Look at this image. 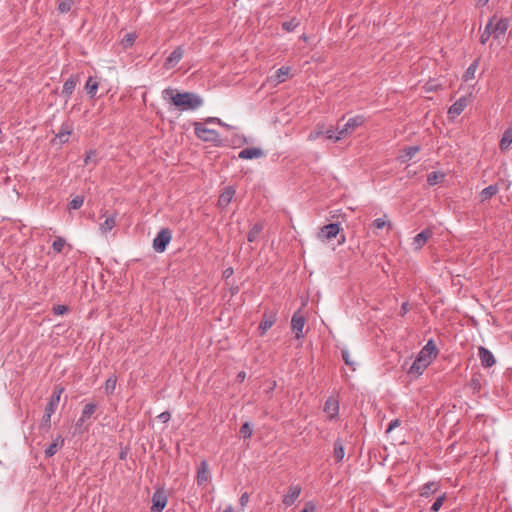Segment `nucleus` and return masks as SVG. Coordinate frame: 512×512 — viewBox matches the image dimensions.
Wrapping results in <instances>:
<instances>
[{"label":"nucleus","mask_w":512,"mask_h":512,"mask_svg":"<svg viewBox=\"0 0 512 512\" xmlns=\"http://www.w3.org/2000/svg\"><path fill=\"white\" fill-rule=\"evenodd\" d=\"M162 97L181 110H196L203 105V99L199 95L192 92H178L170 87L162 91Z\"/></svg>","instance_id":"nucleus-1"},{"label":"nucleus","mask_w":512,"mask_h":512,"mask_svg":"<svg viewBox=\"0 0 512 512\" xmlns=\"http://www.w3.org/2000/svg\"><path fill=\"white\" fill-rule=\"evenodd\" d=\"M439 354V348L434 339L430 338L427 343L418 352V375L436 359Z\"/></svg>","instance_id":"nucleus-2"},{"label":"nucleus","mask_w":512,"mask_h":512,"mask_svg":"<svg viewBox=\"0 0 512 512\" xmlns=\"http://www.w3.org/2000/svg\"><path fill=\"white\" fill-rule=\"evenodd\" d=\"M365 122V118L362 115H357L352 118H349L348 121L343 125V127H338L337 137H335V141H339L344 138L348 134H351L355 131L356 128L362 126Z\"/></svg>","instance_id":"nucleus-3"},{"label":"nucleus","mask_w":512,"mask_h":512,"mask_svg":"<svg viewBox=\"0 0 512 512\" xmlns=\"http://www.w3.org/2000/svg\"><path fill=\"white\" fill-rule=\"evenodd\" d=\"M194 130H195L196 136L199 139H201L202 141L214 142L219 139V134L217 131L205 127L202 123L195 122Z\"/></svg>","instance_id":"nucleus-4"},{"label":"nucleus","mask_w":512,"mask_h":512,"mask_svg":"<svg viewBox=\"0 0 512 512\" xmlns=\"http://www.w3.org/2000/svg\"><path fill=\"white\" fill-rule=\"evenodd\" d=\"M171 239V231L167 228L162 229L153 240V249L159 253L164 252Z\"/></svg>","instance_id":"nucleus-5"},{"label":"nucleus","mask_w":512,"mask_h":512,"mask_svg":"<svg viewBox=\"0 0 512 512\" xmlns=\"http://www.w3.org/2000/svg\"><path fill=\"white\" fill-rule=\"evenodd\" d=\"M168 502L167 495L164 490L158 489L152 496L151 512H162Z\"/></svg>","instance_id":"nucleus-6"},{"label":"nucleus","mask_w":512,"mask_h":512,"mask_svg":"<svg viewBox=\"0 0 512 512\" xmlns=\"http://www.w3.org/2000/svg\"><path fill=\"white\" fill-rule=\"evenodd\" d=\"M341 230L340 224L330 223L323 226L318 233V238L322 241H329L335 238Z\"/></svg>","instance_id":"nucleus-7"},{"label":"nucleus","mask_w":512,"mask_h":512,"mask_svg":"<svg viewBox=\"0 0 512 512\" xmlns=\"http://www.w3.org/2000/svg\"><path fill=\"white\" fill-rule=\"evenodd\" d=\"M184 55V49L182 46L176 47L171 54L166 58L164 62V68L165 69H172L174 68L183 58Z\"/></svg>","instance_id":"nucleus-8"},{"label":"nucleus","mask_w":512,"mask_h":512,"mask_svg":"<svg viewBox=\"0 0 512 512\" xmlns=\"http://www.w3.org/2000/svg\"><path fill=\"white\" fill-rule=\"evenodd\" d=\"M305 325V318L299 312L294 313L291 319V327L297 339L304 336L303 329Z\"/></svg>","instance_id":"nucleus-9"},{"label":"nucleus","mask_w":512,"mask_h":512,"mask_svg":"<svg viewBox=\"0 0 512 512\" xmlns=\"http://www.w3.org/2000/svg\"><path fill=\"white\" fill-rule=\"evenodd\" d=\"M301 487L299 485H291L288 488L287 493L283 496L282 503L289 507L295 503L301 494Z\"/></svg>","instance_id":"nucleus-10"},{"label":"nucleus","mask_w":512,"mask_h":512,"mask_svg":"<svg viewBox=\"0 0 512 512\" xmlns=\"http://www.w3.org/2000/svg\"><path fill=\"white\" fill-rule=\"evenodd\" d=\"M478 356L480 358L481 365L484 368H490L496 363L495 357L492 354V352L483 346H480L478 348Z\"/></svg>","instance_id":"nucleus-11"},{"label":"nucleus","mask_w":512,"mask_h":512,"mask_svg":"<svg viewBox=\"0 0 512 512\" xmlns=\"http://www.w3.org/2000/svg\"><path fill=\"white\" fill-rule=\"evenodd\" d=\"M509 27V20L507 18H500L493 21L492 31L494 38H499L504 35Z\"/></svg>","instance_id":"nucleus-12"},{"label":"nucleus","mask_w":512,"mask_h":512,"mask_svg":"<svg viewBox=\"0 0 512 512\" xmlns=\"http://www.w3.org/2000/svg\"><path fill=\"white\" fill-rule=\"evenodd\" d=\"M73 123L70 121H65L62 123L58 133L56 134V138H58L60 143H66L69 140V136L73 131Z\"/></svg>","instance_id":"nucleus-13"},{"label":"nucleus","mask_w":512,"mask_h":512,"mask_svg":"<svg viewBox=\"0 0 512 512\" xmlns=\"http://www.w3.org/2000/svg\"><path fill=\"white\" fill-rule=\"evenodd\" d=\"M275 322L276 314L273 312H265L258 327L259 330L261 331V334H265L267 330H269Z\"/></svg>","instance_id":"nucleus-14"},{"label":"nucleus","mask_w":512,"mask_h":512,"mask_svg":"<svg viewBox=\"0 0 512 512\" xmlns=\"http://www.w3.org/2000/svg\"><path fill=\"white\" fill-rule=\"evenodd\" d=\"M440 489L439 482L436 481H430L424 484L419 492V497L421 499L429 498L430 495L435 494Z\"/></svg>","instance_id":"nucleus-15"},{"label":"nucleus","mask_w":512,"mask_h":512,"mask_svg":"<svg viewBox=\"0 0 512 512\" xmlns=\"http://www.w3.org/2000/svg\"><path fill=\"white\" fill-rule=\"evenodd\" d=\"M263 156H264L263 150L260 148H256V147L245 148V149L241 150L238 154V157L240 159H245V160L257 159V158H261Z\"/></svg>","instance_id":"nucleus-16"},{"label":"nucleus","mask_w":512,"mask_h":512,"mask_svg":"<svg viewBox=\"0 0 512 512\" xmlns=\"http://www.w3.org/2000/svg\"><path fill=\"white\" fill-rule=\"evenodd\" d=\"M96 411V404L87 403L81 413L80 418L76 422V428L79 429Z\"/></svg>","instance_id":"nucleus-17"},{"label":"nucleus","mask_w":512,"mask_h":512,"mask_svg":"<svg viewBox=\"0 0 512 512\" xmlns=\"http://www.w3.org/2000/svg\"><path fill=\"white\" fill-rule=\"evenodd\" d=\"M324 411L329 416L330 419L335 418L339 412V403L333 397H329L324 405Z\"/></svg>","instance_id":"nucleus-18"},{"label":"nucleus","mask_w":512,"mask_h":512,"mask_svg":"<svg viewBox=\"0 0 512 512\" xmlns=\"http://www.w3.org/2000/svg\"><path fill=\"white\" fill-rule=\"evenodd\" d=\"M234 194L235 190L233 189V187L225 188V190L219 196L218 206L221 208L227 207L231 203Z\"/></svg>","instance_id":"nucleus-19"},{"label":"nucleus","mask_w":512,"mask_h":512,"mask_svg":"<svg viewBox=\"0 0 512 512\" xmlns=\"http://www.w3.org/2000/svg\"><path fill=\"white\" fill-rule=\"evenodd\" d=\"M467 106V99L465 97L459 98L449 108L448 113L452 116H459Z\"/></svg>","instance_id":"nucleus-20"},{"label":"nucleus","mask_w":512,"mask_h":512,"mask_svg":"<svg viewBox=\"0 0 512 512\" xmlns=\"http://www.w3.org/2000/svg\"><path fill=\"white\" fill-rule=\"evenodd\" d=\"M290 74V67L288 66H282L279 68L273 76H271L270 80L275 84L278 85L288 78Z\"/></svg>","instance_id":"nucleus-21"},{"label":"nucleus","mask_w":512,"mask_h":512,"mask_svg":"<svg viewBox=\"0 0 512 512\" xmlns=\"http://www.w3.org/2000/svg\"><path fill=\"white\" fill-rule=\"evenodd\" d=\"M64 445V438L60 435H58L53 442L45 449V456L46 457H52L54 456L58 449L63 447Z\"/></svg>","instance_id":"nucleus-22"},{"label":"nucleus","mask_w":512,"mask_h":512,"mask_svg":"<svg viewBox=\"0 0 512 512\" xmlns=\"http://www.w3.org/2000/svg\"><path fill=\"white\" fill-rule=\"evenodd\" d=\"M209 478H210V474H209L208 464L205 461H203V462H201V464L197 470L198 485L205 484L206 482H208Z\"/></svg>","instance_id":"nucleus-23"},{"label":"nucleus","mask_w":512,"mask_h":512,"mask_svg":"<svg viewBox=\"0 0 512 512\" xmlns=\"http://www.w3.org/2000/svg\"><path fill=\"white\" fill-rule=\"evenodd\" d=\"M116 225V217L115 215L107 216L99 226V230L102 234L106 235L109 233Z\"/></svg>","instance_id":"nucleus-24"},{"label":"nucleus","mask_w":512,"mask_h":512,"mask_svg":"<svg viewBox=\"0 0 512 512\" xmlns=\"http://www.w3.org/2000/svg\"><path fill=\"white\" fill-rule=\"evenodd\" d=\"M512 143V128H508L504 131L501 140H500V149L502 151H506L509 149Z\"/></svg>","instance_id":"nucleus-25"},{"label":"nucleus","mask_w":512,"mask_h":512,"mask_svg":"<svg viewBox=\"0 0 512 512\" xmlns=\"http://www.w3.org/2000/svg\"><path fill=\"white\" fill-rule=\"evenodd\" d=\"M345 456L344 447L342 444V441L340 439L336 440L334 443V450H333V458L335 462H341Z\"/></svg>","instance_id":"nucleus-26"},{"label":"nucleus","mask_w":512,"mask_h":512,"mask_svg":"<svg viewBox=\"0 0 512 512\" xmlns=\"http://www.w3.org/2000/svg\"><path fill=\"white\" fill-rule=\"evenodd\" d=\"M495 20V17H492L487 25L485 26V29L484 31L482 32L481 36H480V43L481 44H486L489 40V38L493 35V31H492V26H493V21Z\"/></svg>","instance_id":"nucleus-27"},{"label":"nucleus","mask_w":512,"mask_h":512,"mask_svg":"<svg viewBox=\"0 0 512 512\" xmlns=\"http://www.w3.org/2000/svg\"><path fill=\"white\" fill-rule=\"evenodd\" d=\"M416 154V147L415 146H409L405 149H403L402 153L399 155V160L401 163H407L409 160H411Z\"/></svg>","instance_id":"nucleus-28"},{"label":"nucleus","mask_w":512,"mask_h":512,"mask_svg":"<svg viewBox=\"0 0 512 512\" xmlns=\"http://www.w3.org/2000/svg\"><path fill=\"white\" fill-rule=\"evenodd\" d=\"M98 85V81L95 78L89 77L85 84V90L87 94H89L91 97H94L97 93Z\"/></svg>","instance_id":"nucleus-29"},{"label":"nucleus","mask_w":512,"mask_h":512,"mask_svg":"<svg viewBox=\"0 0 512 512\" xmlns=\"http://www.w3.org/2000/svg\"><path fill=\"white\" fill-rule=\"evenodd\" d=\"M432 235L433 231L431 228L424 229L418 233V248L424 246L432 238Z\"/></svg>","instance_id":"nucleus-30"},{"label":"nucleus","mask_w":512,"mask_h":512,"mask_svg":"<svg viewBox=\"0 0 512 512\" xmlns=\"http://www.w3.org/2000/svg\"><path fill=\"white\" fill-rule=\"evenodd\" d=\"M63 392H64V387H62L60 385H56L53 389L52 395L50 396L48 402L58 406Z\"/></svg>","instance_id":"nucleus-31"},{"label":"nucleus","mask_w":512,"mask_h":512,"mask_svg":"<svg viewBox=\"0 0 512 512\" xmlns=\"http://www.w3.org/2000/svg\"><path fill=\"white\" fill-rule=\"evenodd\" d=\"M478 65H479V60L476 59L474 60L469 66L468 68L466 69L465 73H464V80L465 81H469V80H472L474 79L475 77V73H476V70L478 68Z\"/></svg>","instance_id":"nucleus-32"},{"label":"nucleus","mask_w":512,"mask_h":512,"mask_svg":"<svg viewBox=\"0 0 512 512\" xmlns=\"http://www.w3.org/2000/svg\"><path fill=\"white\" fill-rule=\"evenodd\" d=\"M75 87H76V81L72 78H69L63 84L62 94L65 95L66 97H70L73 94Z\"/></svg>","instance_id":"nucleus-33"},{"label":"nucleus","mask_w":512,"mask_h":512,"mask_svg":"<svg viewBox=\"0 0 512 512\" xmlns=\"http://www.w3.org/2000/svg\"><path fill=\"white\" fill-rule=\"evenodd\" d=\"M445 178V174L442 172H432L427 177V182L430 186L436 185L442 182Z\"/></svg>","instance_id":"nucleus-34"},{"label":"nucleus","mask_w":512,"mask_h":512,"mask_svg":"<svg viewBox=\"0 0 512 512\" xmlns=\"http://www.w3.org/2000/svg\"><path fill=\"white\" fill-rule=\"evenodd\" d=\"M74 6V0H58V7L57 10L64 14L71 11L72 7Z\"/></svg>","instance_id":"nucleus-35"},{"label":"nucleus","mask_w":512,"mask_h":512,"mask_svg":"<svg viewBox=\"0 0 512 512\" xmlns=\"http://www.w3.org/2000/svg\"><path fill=\"white\" fill-rule=\"evenodd\" d=\"M117 383V377L115 375L110 376L105 382V392L110 395L115 391Z\"/></svg>","instance_id":"nucleus-36"},{"label":"nucleus","mask_w":512,"mask_h":512,"mask_svg":"<svg viewBox=\"0 0 512 512\" xmlns=\"http://www.w3.org/2000/svg\"><path fill=\"white\" fill-rule=\"evenodd\" d=\"M498 192V188L495 185H489L481 191L482 200L491 198Z\"/></svg>","instance_id":"nucleus-37"},{"label":"nucleus","mask_w":512,"mask_h":512,"mask_svg":"<svg viewBox=\"0 0 512 512\" xmlns=\"http://www.w3.org/2000/svg\"><path fill=\"white\" fill-rule=\"evenodd\" d=\"M262 230V226L259 225V224H255L251 229L250 231L248 232V235H247V240L249 242H254L256 240V238L258 237L259 233L261 232Z\"/></svg>","instance_id":"nucleus-38"},{"label":"nucleus","mask_w":512,"mask_h":512,"mask_svg":"<svg viewBox=\"0 0 512 512\" xmlns=\"http://www.w3.org/2000/svg\"><path fill=\"white\" fill-rule=\"evenodd\" d=\"M446 499L445 494L438 495L430 507L431 512H438Z\"/></svg>","instance_id":"nucleus-39"},{"label":"nucleus","mask_w":512,"mask_h":512,"mask_svg":"<svg viewBox=\"0 0 512 512\" xmlns=\"http://www.w3.org/2000/svg\"><path fill=\"white\" fill-rule=\"evenodd\" d=\"M66 244V241L62 237H56L55 240L52 243V248L56 253L62 252L64 246Z\"/></svg>","instance_id":"nucleus-40"},{"label":"nucleus","mask_w":512,"mask_h":512,"mask_svg":"<svg viewBox=\"0 0 512 512\" xmlns=\"http://www.w3.org/2000/svg\"><path fill=\"white\" fill-rule=\"evenodd\" d=\"M84 203V197L83 196H76L69 202V209L77 210L81 208V206Z\"/></svg>","instance_id":"nucleus-41"},{"label":"nucleus","mask_w":512,"mask_h":512,"mask_svg":"<svg viewBox=\"0 0 512 512\" xmlns=\"http://www.w3.org/2000/svg\"><path fill=\"white\" fill-rule=\"evenodd\" d=\"M299 25V22L293 18L289 21H285L282 23V28L283 30L287 31V32H291L293 30H295V28Z\"/></svg>","instance_id":"nucleus-42"},{"label":"nucleus","mask_w":512,"mask_h":512,"mask_svg":"<svg viewBox=\"0 0 512 512\" xmlns=\"http://www.w3.org/2000/svg\"><path fill=\"white\" fill-rule=\"evenodd\" d=\"M252 428L248 422H245L240 428V434L243 438H250L252 436Z\"/></svg>","instance_id":"nucleus-43"},{"label":"nucleus","mask_w":512,"mask_h":512,"mask_svg":"<svg viewBox=\"0 0 512 512\" xmlns=\"http://www.w3.org/2000/svg\"><path fill=\"white\" fill-rule=\"evenodd\" d=\"M135 40H136V34L128 33L122 39V44L126 48V47L131 46L135 42Z\"/></svg>","instance_id":"nucleus-44"},{"label":"nucleus","mask_w":512,"mask_h":512,"mask_svg":"<svg viewBox=\"0 0 512 512\" xmlns=\"http://www.w3.org/2000/svg\"><path fill=\"white\" fill-rule=\"evenodd\" d=\"M51 417L52 415H50L49 413H44L42 416L41 427L44 428L46 431L50 429Z\"/></svg>","instance_id":"nucleus-45"},{"label":"nucleus","mask_w":512,"mask_h":512,"mask_svg":"<svg viewBox=\"0 0 512 512\" xmlns=\"http://www.w3.org/2000/svg\"><path fill=\"white\" fill-rule=\"evenodd\" d=\"M342 359L346 365L351 366L353 368V370L355 369L354 368L355 363L352 361L350 352L348 350H346V349L342 350Z\"/></svg>","instance_id":"nucleus-46"},{"label":"nucleus","mask_w":512,"mask_h":512,"mask_svg":"<svg viewBox=\"0 0 512 512\" xmlns=\"http://www.w3.org/2000/svg\"><path fill=\"white\" fill-rule=\"evenodd\" d=\"M68 311H69V308L66 305H56L53 307V312L55 315H64Z\"/></svg>","instance_id":"nucleus-47"},{"label":"nucleus","mask_w":512,"mask_h":512,"mask_svg":"<svg viewBox=\"0 0 512 512\" xmlns=\"http://www.w3.org/2000/svg\"><path fill=\"white\" fill-rule=\"evenodd\" d=\"M91 162H96V152L93 150L88 151L84 159L85 165H88Z\"/></svg>","instance_id":"nucleus-48"},{"label":"nucleus","mask_w":512,"mask_h":512,"mask_svg":"<svg viewBox=\"0 0 512 512\" xmlns=\"http://www.w3.org/2000/svg\"><path fill=\"white\" fill-rule=\"evenodd\" d=\"M324 135V131L323 130H320V129H316L314 131H312L309 136H308V140L310 141H314L316 139H318L320 136Z\"/></svg>","instance_id":"nucleus-49"},{"label":"nucleus","mask_w":512,"mask_h":512,"mask_svg":"<svg viewBox=\"0 0 512 512\" xmlns=\"http://www.w3.org/2000/svg\"><path fill=\"white\" fill-rule=\"evenodd\" d=\"M316 507L312 501L305 503L303 509L300 512H315Z\"/></svg>","instance_id":"nucleus-50"},{"label":"nucleus","mask_w":512,"mask_h":512,"mask_svg":"<svg viewBox=\"0 0 512 512\" xmlns=\"http://www.w3.org/2000/svg\"><path fill=\"white\" fill-rule=\"evenodd\" d=\"M386 225V221L382 218H377L373 221L372 226L376 229H382Z\"/></svg>","instance_id":"nucleus-51"},{"label":"nucleus","mask_w":512,"mask_h":512,"mask_svg":"<svg viewBox=\"0 0 512 512\" xmlns=\"http://www.w3.org/2000/svg\"><path fill=\"white\" fill-rule=\"evenodd\" d=\"M248 501H249V494L247 492H244L239 499V504H240L242 510L247 505Z\"/></svg>","instance_id":"nucleus-52"},{"label":"nucleus","mask_w":512,"mask_h":512,"mask_svg":"<svg viewBox=\"0 0 512 512\" xmlns=\"http://www.w3.org/2000/svg\"><path fill=\"white\" fill-rule=\"evenodd\" d=\"M171 415L168 411L162 412L158 415V419L162 421L163 423H166L170 420Z\"/></svg>","instance_id":"nucleus-53"},{"label":"nucleus","mask_w":512,"mask_h":512,"mask_svg":"<svg viewBox=\"0 0 512 512\" xmlns=\"http://www.w3.org/2000/svg\"><path fill=\"white\" fill-rule=\"evenodd\" d=\"M58 406L54 405V404H51V403H47L46 407H45V411L44 413H49L50 415H53L56 411Z\"/></svg>","instance_id":"nucleus-54"},{"label":"nucleus","mask_w":512,"mask_h":512,"mask_svg":"<svg viewBox=\"0 0 512 512\" xmlns=\"http://www.w3.org/2000/svg\"><path fill=\"white\" fill-rule=\"evenodd\" d=\"M416 369V359L413 360V362L411 363L410 367H409V370L407 372V377L410 378L409 381L412 380L413 378V375H414V370Z\"/></svg>","instance_id":"nucleus-55"},{"label":"nucleus","mask_w":512,"mask_h":512,"mask_svg":"<svg viewBox=\"0 0 512 512\" xmlns=\"http://www.w3.org/2000/svg\"><path fill=\"white\" fill-rule=\"evenodd\" d=\"M438 86V84L434 83V82H431V83H427L424 87H423V90L425 92H431L433 91L434 89H436Z\"/></svg>","instance_id":"nucleus-56"},{"label":"nucleus","mask_w":512,"mask_h":512,"mask_svg":"<svg viewBox=\"0 0 512 512\" xmlns=\"http://www.w3.org/2000/svg\"><path fill=\"white\" fill-rule=\"evenodd\" d=\"M324 135L327 139H332L334 141H335V137H337V135L335 134L333 129H328V130L324 131Z\"/></svg>","instance_id":"nucleus-57"},{"label":"nucleus","mask_w":512,"mask_h":512,"mask_svg":"<svg viewBox=\"0 0 512 512\" xmlns=\"http://www.w3.org/2000/svg\"><path fill=\"white\" fill-rule=\"evenodd\" d=\"M233 268L229 267L223 271V278L228 279L233 275Z\"/></svg>","instance_id":"nucleus-58"},{"label":"nucleus","mask_w":512,"mask_h":512,"mask_svg":"<svg viewBox=\"0 0 512 512\" xmlns=\"http://www.w3.org/2000/svg\"><path fill=\"white\" fill-rule=\"evenodd\" d=\"M206 121H207V122H209V123H217V124H219V125H224V124L222 123L221 119L216 118V117H210V118H208Z\"/></svg>","instance_id":"nucleus-59"},{"label":"nucleus","mask_w":512,"mask_h":512,"mask_svg":"<svg viewBox=\"0 0 512 512\" xmlns=\"http://www.w3.org/2000/svg\"><path fill=\"white\" fill-rule=\"evenodd\" d=\"M398 425V420H395V421H392L390 424H389V427L387 429V431H390L392 430L394 427H396Z\"/></svg>","instance_id":"nucleus-60"},{"label":"nucleus","mask_w":512,"mask_h":512,"mask_svg":"<svg viewBox=\"0 0 512 512\" xmlns=\"http://www.w3.org/2000/svg\"><path fill=\"white\" fill-rule=\"evenodd\" d=\"M478 4L482 5V6H485L489 0H477Z\"/></svg>","instance_id":"nucleus-61"},{"label":"nucleus","mask_w":512,"mask_h":512,"mask_svg":"<svg viewBox=\"0 0 512 512\" xmlns=\"http://www.w3.org/2000/svg\"><path fill=\"white\" fill-rule=\"evenodd\" d=\"M238 377H239L241 380H243V379L245 378V372H240V373L238 374Z\"/></svg>","instance_id":"nucleus-62"},{"label":"nucleus","mask_w":512,"mask_h":512,"mask_svg":"<svg viewBox=\"0 0 512 512\" xmlns=\"http://www.w3.org/2000/svg\"><path fill=\"white\" fill-rule=\"evenodd\" d=\"M223 512H233V508L231 506H228L227 508H225Z\"/></svg>","instance_id":"nucleus-63"},{"label":"nucleus","mask_w":512,"mask_h":512,"mask_svg":"<svg viewBox=\"0 0 512 512\" xmlns=\"http://www.w3.org/2000/svg\"><path fill=\"white\" fill-rule=\"evenodd\" d=\"M402 310H404V312L407 311V303H403L402 304Z\"/></svg>","instance_id":"nucleus-64"}]
</instances>
